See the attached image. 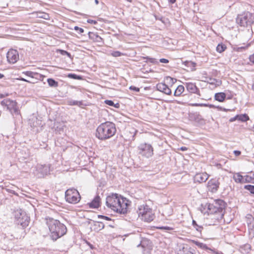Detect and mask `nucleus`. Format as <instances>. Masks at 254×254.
Masks as SVG:
<instances>
[{
    "instance_id": "f257e3e1",
    "label": "nucleus",
    "mask_w": 254,
    "mask_h": 254,
    "mask_svg": "<svg viewBox=\"0 0 254 254\" xmlns=\"http://www.w3.org/2000/svg\"><path fill=\"white\" fill-rule=\"evenodd\" d=\"M130 201L118 193H112L106 197V204L108 207L121 214H126Z\"/></svg>"
},
{
    "instance_id": "f03ea898",
    "label": "nucleus",
    "mask_w": 254,
    "mask_h": 254,
    "mask_svg": "<svg viewBox=\"0 0 254 254\" xmlns=\"http://www.w3.org/2000/svg\"><path fill=\"white\" fill-rule=\"evenodd\" d=\"M116 131L115 124L108 121L101 124L97 127L95 136L99 140H105L113 136Z\"/></svg>"
},
{
    "instance_id": "7ed1b4c3",
    "label": "nucleus",
    "mask_w": 254,
    "mask_h": 254,
    "mask_svg": "<svg viewBox=\"0 0 254 254\" xmlns=\"http://www.w3.org/2000/svg\"><path fill=\"white\" fill-rule=\"evenodd\" d=\"M46 223L51 232V237L52 240L56 241L59 238L64 236V230L61 227L59 220L52 218H46Z\"/></svg>"
},
{
    "instance_id": "20e7f679",
    "label": "nucleus",
    "mask_w": 254,
    "mask_h": 254,
    "mask_svg": "<svg viewBox=\"0 0 254 254\" xmlns=\"http://www.w3.org/2000/svg\"><path fill=\"white\" fill-rule=\"evenodd\" d=\"M226 203L221 199L215 200L212 203H209L208 209L211 213L218 214L221 218L224 214Z\"/></svg>"
},
{
    "instance_id": "39448f33",
    "label": "nucleus",
    "mask_w": 254,
    "mask_h": 254,
    "mask_svg": "<svg viewBox=\"0 0 254 254\" xmlns=\"http://www.w3.org/2000/svg\"><path fill=\"white\" fill-rule=\"evenodd\" d=\"M254 22L252 13L248 11L239 14L236 18V22L241 26H251Z\"/></svg>"
},
{
    "instance_id": "423d86ee",
    "label": "nucleus",
    "mask_w": 254,
    "mask_h": 254,
    "mask_svg": "<svg viewBox=\"0 0 254 254\" xmlns=\"http://www.w3.org/2000/svg\"><path fill=\"white\" fill-rule=\"evenodd\" d=\"M64 198L69 203H77L80 198L78 191L74 188L69 189L64 192Z\"/></svg>"
},
{
    "instance_id": "0eeeda50",
    "label": "nucleus",
    "mask_w": 254,
    "mask_h": 254,
    "mask_svg": "<svg viewBox=\"0 0 254 254\" xmlns=\"http://www.w3.org/2000/svg\"><path fill=\"white\" fill-rule=\"evenodd\" d=\"M15 219L16 224L21 226L23 228H26L29 225L30 217L24 211L18 212L16 213Z\"/></svg>"
},
{
    "instance_id": "6e6552de",
    "label": "nucleus",
    "mask_w": 254,
    "mask_h": 254,
    "mask_svg": "<svg viewBox=\"0 0 254 254\" xmlns=\"http://www.w3.org/2000/svg\"><path fill=\"white\" fill-rule=\"evenodd\" d=\"M138 154L146 158H149L153 154V149L150 144L141 143L138 146Z\"/></svg>"
},
{
    "instance_id": "1a4fd4ad",
    "label": "nucleus",
    "mask_w": 254,
    "mask_h": 254,
    "mask_svg": "<svg viewBox=\"0 0 254 254\" xmlns=\"http://www.w3.org/2000/svg\"><path fill=\"white\" fill-rule=\"evenodd\" d=\"M1 105L6 107L7 109L11 114H18L17 103L15 101L10 100V99H4L1 101Z\"/></svg>"
},
{
    "instance_id": "9d476101",
    "label": "nucleus",
    "mask_w": 254,
    "mask_h": 254,
    "mask_svg": "<svg viewBox=\"0 0 254 254\" xmlns=\"http://www.w3.org/2000/svg\"><path fill=\"white\" fill-rule=\"evenodd\" d=\"M6 58L8 63L10 64L16 63L19 59V54L17 50L11 49L8 51L6 54Z\"/></svg>"
},
{
    "instance_id": "9b49d317",
    "label": "nucleus",
    "mask_w": 254,
    "mask_h": 254,
    "mask_svg": "<svg viewBox=\"0 0 254 254\" xmlns=\"http://www.w3.org/2000/svg\"><path fill=\"white\" fill-rule=\"evenodd\" d=\"M219 183L217 180L211 179L208 182L207 188L211 192H215L219 188Z\"/></svg>"
},
{
    "instance_id": "f8f14e48",
    "label": "nucleus",
    "mask_w": 254,
    "mask_h": 254,
    "mask_svg": "<svg viewBox=\"0 0 254 254\" xmlns=\"http://www.w3.org/2000/svg\"><path fill=\"white\" fill-rule=\"evenodd\" d=\"M186 87L187 90L191 93H195L199 96H200L199 89L196 87L194 83L188 82L186 83Z\"/></svg>"
},
{
    "instance_id": "ddd939ff",
    "label": "nucleus",
    "mask_w": 254,
    "mask_h": 254,
    "mask_svg": "<svg viewBox=\"0 0 254 254\" xmlns=\"http://www.w3.org/2000/svg\"><path fill=\"white\" fill-rule=\"evenodd\" d=\"M209 178V175L206 173L196 174L194 177V181L199 183L206 182Z\"/></svg>"
},
{
    "instance_id": "4468645a",
    "label": "nucleus",
    "mask_w": 254,
    "mask_h": 254,
    "mask_svg": "<svg viewBox=\"0 0 254 254\" xmlns=\"http://www.w3.org/2000/svg\"><path fill=\"white\" fill-rule=\"evenodd\" d=\"M157 90L162 92L167 95H170L172 93L171 90L168 85L163 83H159L156 85Z\"/></svg>"
},
{
    "instance_id": "2eb2a0df",
    "label": "nucleus",
    "mask_w": 254,
    "mask_h": 254,
    "mask_svg": "<svg viewBox=\"0 0 254 254\" xmlns=\"http://www.w3.org/2000/svg\"><path fill=\"white\" fill-rule=\"evenodd\" d=\"M149 241L147 240H143L140 243L137 245L138 248H141L143 253H147L150 250V246L149 245Z\"/></svg>"
},
{
    "instance_id": "dca6fc26",
    "label": "nucleus",
    "mask_w": 254,
    "mask_h": 254,
    "mask_svg": "<svg viewBox=\"0 0 254 254\" xmlns=\"http://www.w3.org/2000/svg\"><path fill=\"white\" fill-rule=\"evenodd\" d=\"M151 209L149 208V207L147 205H140L138 209L137 212L138 213L139 216H141L142 217L149 211Z\"/></svg>"
},
{
    "instance_id": "f3484780",
    "label": "nucleus",
    "mask_w": 254,
    "mask_h": 254,
    "mask_svg": "<svg viewBox=\"0 0 254 254\" xmlns=\"http://www.w3.org/2000/svg\"><path fill=\"white\" fill-rule=\"evenodd\" d=\"M88 35L90 39L98 43H103V39L96 33L91 32H88Z\"/></svg>"
},
{
    "instance_id": "a211bd4d",
    "label": "nucleus",
    "mask_w": 254,
    "mask_h": 254,
    "mask_svg": "<svg viewBox=\"0 0 254 254\" xmlns=\"http://www.w3.org/2000/svg\"><path fill=\"white\" fill-rule=\"evenodd\" d=\"M37 169L43 175H46L50 172V167L48 165H39Z\"/></svg>"
},
{
    "instance_id": "6ab92c4d",
    "label": "nucleus",
    "mask_w": 254,
    "mask_h": 254,
    "mask_svg": "<svg viewBox=\"0 0 254 254\" xmlns=\"http://www.w3.org/2000/svg\"><path fill=\"white\" fill-rule=\"evenodd\" d=\"M100 198L99 196L97 195L93 200L89 203L90 208H97L100 206Z\"/></svg>"
},
{
    "instance_id": "aec40b11",
    "label": "nucleus",
    "mask_w": 254,
    "mask_h": 254,
    "mask_svg": "<svg viewBox=\"0 0 254 254\" xmlns=\"http://www.w3.org/2000/svg\"><path fill=\"white\" fill-rule=\"evenodd\" d=\"M141 219L144 221L149 222L152 221L154 219V215L152 213V209L149 210L147 213H146Z\"/></svg>"
},
{
    "instance_id": "412c9836",
    "label": "nucleus",
    "mask_w": 254,
    "mask_h": 254,
    "mask_svg": "<svg viewBox=\"0 0 254 254\" xmlns=\"http://www.w3.org/2000/svg\"><path fill=\"white\" fill-rule=\"evenodd\" d=\"M226 98V94L223 92H219L215 94L214 99L219 102H223Z\"/></svg>"
},
{
    "instance_id": "4be33fe9",
    "label": "nucleus",
    "mask_w": 254,
    "mask_h": 254,
    "mask_svg": "<svg viewBox=\"0 0 254 254\" xmlns=\"http://www.w3.org/2000/svg\"><path fill=\"white\" fill-rule=\"evenodd\" d=\"M64 76L67 77L70 79H75V80H81L83 79V77L82 76L78 75L75 73H64Z\"/></svg>"
},
{
    "instance_id": "5701e85b",
    "label": "nucleus",
    "mask_w": 254,
    "mask_h": 254,
    "mask_svg": "<svg viewBox=\"0 0 254 254\" xmlns=\"http://www.w3.org/2000/svg\"><path fill=\"white\" fill-rule=\"evenodd\" d=\"M233 179L236 183H243L245 181V178L241 175L239 173H236L233 176Z\"/></svg>"
},
{
    "instance_id": "b1692460",
    "label": "nucleus",
    "mask_w": 254,
    "mask_h": 254,
    "mask_svg": "<svg viewBox=\"0 0 254 254\" xmlns=\"http://www.w3.org/2000/svg\"><path fill=\"white\" fill-rule=\"evenodd\" d=\"M67 104L70 106L76 105V106H77L79 107H80L83 105L82 101H76V100H73L71 99H68L67 100Z\"/></svg>"
},
{
    "instance_id": "393cba45",
    "label": "nucleus",
    "mask_w": 254,
    "mask_h": 254,
    "mask_svg": "<svg viewBox=\"0 0 254 254\" xmlns=\"http://www.w3.org/2000/svg\"><path fill=\"white\" fill-rule=\"evenodd\" d=\"M185 88L183 85H179L176 89L174 95L175 96H179L184 91Z\"/></svg>"
},
{
    "instance_id": "a878e982",
    "label": "nucleus",
    "mask_w": 254,
    "mask_h": 254,
    "mask_svg": "<svg viewBox=\"0 0 254 254\" xmlns=\"http://www.w3.org/2000/svg\"><path fill=\"white\" fill-rule=\"evenodd\" d=\"M189 105L192 107H209L210 108L214 107L213 105L205 103H190Z\"/></svg>"
},
{
    "instance_id": "bb28decb",
    "label": "nucleus",
    "mask_w": 254,
    "mask_h": 254,
    "mask_svg": "<svg viewBox=\"0 0 254 254\" xmlns=\"http://www.w3.org/2000/svg\"><path fill=\"white\" fill-rule=\"evenodd\" d=\"M185 65L188 67H190V69L192 71L195 70V67L196 65V64L191 61H186L184 62Z\"/></svg>"
},
{
    "instance_id": "cd10ccee",
    "label": "nucleus",
    "mask_w": 254,
    "mask_h": 254,
    "mask_svg": "<svg viewBox=\"0 0 254 254\" xmlns=\"http://www.w3.org/2000/svg\"><path fill=\"white\" fill-rule=\"evenodd\" d=\"M245 181H244V183H252L254 184V174H253V176L251 175H246L244 176Z\"/></svg>"
},
{
    "instance_id": "c85d7f7f",
    "label": "nucleus",
    "mask_w": 254,
    "mask_h": 254,
    "mask_svg": "<svg viewBox=\"0 0 254 254\" xmlns=\"http://www.w3.org/2000/svg\"><path fill=\"white\" fill-rule=\"evenodd\" d=\"M94 226L96 227L95 229L98 231L103 229L105 227L104 224L101 222H95Z\"/></svg>"
},
{
    "instance_id": "c756f323",
    "label": "nucleus",
    "mask_w": 254,
    "mask_h": 254,
    "mask_svg": "<svg viewBox=\"0 0 254 254\" xmlns=\"http://www.w3.org/2000/svg\"><path fill=\"white\" fill-rule=\"evenodd\" d=\"M249 117L246 114L239 115L238 120L242 122H245L249 120Z\"/></svg>"
},
{
    "instance_id": "7c9ffc66",
    "label": "nucleus",
    "mask_w": 254,
    "mask_h": 254,
    "mask_svg": "<svg viewBox=\"0 0 254 254\" xmlns=\"http://www.w3.org/2000/svg\"><path fill=\"white\" fill-rule=\"evenodd\" d=\"M104 102L106 104L110 106L114 107L116 108H119L120 107V104L118 103L115 104L112 100H106Z\"/></svg>"
},
{
    "instance_id": "2f4dec72",
    "label": "nucleus",
    "mask_w": 254,
    "mask_h": 254,
    "mask_svg": "<svg viewBox=\"0 0 254 254\" xmlns=\"http://www.w3.org/2000/svg\"><path fill=\"white\" fill-rule=\"evenodd\" d=\"M192 225L198 232H201L203 229V227L201 225H198L196 222L194 220H192Z\"/></svg>"
},
{
    "instance_id": "473e14b6",
    "label": "nucleus",
    "mask_w": 254,
    "mask_h": 254,
    "mask_svg": "<svg viewBox=\"0 0 254 254\" xmlns=\"http://www.w3.org/2000/svg\"><path fill=\"white\" fill-rule=\"evenodd\" d=\"M226 49V47L225 45L222 44H219L216 47V51L218 53H222L224 52Z\"/></svg>"
},
{
    "instance_id": "72a5a7b5",
    "label": "nucleus",
    "mask_w": 254,
    "mask_h": 254,
    "mask_svg": "<svg viewBox=\"0 0 254 254\" xmlns=\"http://www.w3.org/2000/svg\"><path fill=\"white\" fill-rule=\"evenodd\" d=\"M210 82L209 83L212 85H216L217 86H219L221 84V81L216 79L215 78H210Z\"/></svg>"
},
{
    "instance_id": "f704fd0d",
    "label": "nucleus",
    "mask_w": 254,
    "mask_h": 254,
    "mask_svg": "<svg viewBox=\"0 0 254 254\" xmlns=\"http://www.w3.org/2000/svg\"><path fill=\"white\" fill-rule=\"evenodd\" d=\"M38 16L39 18H43L44 19H49L50 16L48 13L45 12H39L38 14Z\"/></svg>"
},
{
    "instance_id": "c9c22d12",
    "label": "nucleus",
    "mask_w": 254,
    "mask_h": 254,
    "mask_svg": "<svg viewBox=\"0 0 254 254\" xmlns=\"http://www.w3.org/2000/svg\"><path fill=\"white\" fill-rule=\"evenodd\" d=\"M244 189L249 190L251 193L254 194V186L251 185H245Z\"/></svg>"
},
{
    "instance_id": "e433bc0d",
    "label": "nucleus",
    "mask_w": 254,
    "mask_h": 254,
    "mask_svg": "<svg viewBox=\"0 0 254 254\" xmlns=\"http://www.w3.org/2000/svg\"><path fill=\"white\" fill-rule=\"evenodd\" d=\"M48 84L51 87H56L58 85V82L52 78H49L47 80Z\"/></svg>"
},
{
    "instance_id": "4c0bfd02",
    "label": "nucleus",
    "mask_w": 254,
    "mask_h": 254,
    "mask_svg": "<svg viewBox=\"0 0 254 254\" xmlns=\"http://www.w3.org/2000/svg\"><path fill=\"white\" fill-rule=\"evenodd\" d=\"M195 244L198 247H199L203 250H207L208 249V247H207V245L205 244H203V243H200V242H196L195 243Z\"/></svg>"
},
{
    "instance_id": "58836bf2",
    "label": "nucleus",
    "mask_w": 254,
    "mask_h": 254,
    "mask_svg": "<svg viewBox=\"0 0 254 254\" xmlns=\"http://www.w3.org/2000/svg\"><path fill=\"white\" fill-rule=\"evenodd\" d=\"M111 55L114 57H118L123 55V54L119 51H114L111 53Z\"/></svg>"
},
{
    "instance_id": "ea45409f",
    "label": "nucleus",
    "mask_w": 254,
    "mask_h": 254,
    "mask_svg": "<svg viewBox=\"0 0 254 254\" xmlns=\"http://www.w3.org/2000/svg\"><path fill=\"white\" fill-rule=\"evenodd\" d=\"M74 29L79 34H81L84 32V29L78 26H74Z\"/></svg>"
},
{
    "instance_id": "a19ab883",
    "label": "nucleus",
    "mask_w": 254,
    "mask_h": 254,
    "mask_svg": "<svg viewBox=\"0 0 254 254\" xmlns=\"http://www.w3.org/2000/svg\"><path fill=\"white\" fill-rule=\"evenodd\" d=\"M66 56L69 59V62H72L73 56L71 54L67 51H64V57Z\"/></svg>"
},
{
    "instance_id": "79ce46f5",
    "label": "nucleus",
    "mask_w": 254,
    "mask_h": 254,
    "mask_svg": "<svg viewBox=\"0 0 254 254\" xmlns=\"http://www.w3.org/2000/svg\"><path fill=\"white\" fill-rule=\"evenodd\" d=\"M158 229H161V230H167V231L172 230L173 229V228L168 227V226L160 227H158Z\"/></svg>"
},
{
    "instance_id": "37998d69",
    "label": "nucleus",
    "mask_w": 254,
    "mask_h": 254,
    "mask_svg": "<svg viewBox=\"0 0 254 254\" xmlns=\"http://www.w3.org/2000/svg\"><path fill=\"white\" fill-rule=\"evenodd\" d=\"M23 73H25L27 76L31 77H33L34 74H35L34 72L31 71H26Z\"/></svg>"
},
{
    "instance_id": "c03bdc74",
    "label": "nucleus",
    "mask_w": 254,
    "mask_h": 254,
    "mask_svg": "<svg viewBox=\"0 0 254 254\" xmlns=\"http://www.w3.org/2000/svg\"><path fill=\"white\" fill-rule=\"evenodd\" d=\"M98 217L99 218H102V219H104L106 220H107V221H111L112 219L111 218L108 217V216H104V215H98Z\"/></svg>"
},
{
    "instance_id": "a18cd8bd",
    "label": "nucleus",
    "mask_w": 254,
    "mask_h": 254,
    "mask_svg": "<svg viewBox=\"0 0 254 254\" xmlns=\"http://www.w3.org/2000/svg\"><path fill=\"white\" fill-rule=\"evenodd\" d=\"M147 59L150 63H152L153 64H155V63H157V60L156 59L147 57Z\"/></svg>"
},
{
    "instance_id": "49530a36",
    "label": "nucleus",
    "mask_w": 254,
    "mask_h": 254,
    "mask_svg": "<svg viewBox=\"0 0 254 254\" xmlns=\"http://www.w3.org/2000/svg\"><path fill=\"white\" fill-rule=\"evenodd\" d=\"M129 89L131 90L134 91L135 92H139V88L138 87H136L134 86H131L129 87Z\"/></svg>"
},
{
    "instance_id": "de8ad7c7",
    "label": "nucleus",
    "mask_w": 254,
    "mask_h": 254,
    "mask_svg": "<svg viewBox=\"0 0 254 254\" xmlns=\"http://www.w3.org/2000/svg\"><path fill=\"white\" fill-rule=\"evenodd\" d=\"M238 117H239V115H237L236 116H235L234 117L231 118L229 120V122H233L235 121L236 120H238Z\"/></svg>"
},
{
    "instance_id": "09e8293b",
    "label": "nucleus",
    "mask_w": 254,
    "mask_h": 254,
    "mask_svg": "<svg viewBox=\"0 0 254 254\" xmlns=\"http://www.w3.org/2000/svg\"><path fill=\"white\" fill-rule=\"evenodd\" d=\"M159 61L160 63H164V64H167V63H169V60H167V59H160L159 60Z\"/></svg>"
},
{
    "instance_id": "8fccbe9b",
    "label": "nucleus",
    "mask_w": 254,
    "mask_h": 254,
    "mask_svg": "<svg viewBox=\"0 0 254 254\" xmlns=\"http://www.w3.org/2000/svg\"><path fill=\"white\" fill-rule=\"evenodd\" d=\"M249 60L251 62L254 64V54L250 56Z\"/></svg>"
},
{
    "instance_id": "3c124183",
    "label": "nucleus",
    "mask_w": 254,
    "mask_h": 254,
    "mask_svg": "<svg viewBox=\"0 0 254 254\" xmlns=\"http://www.w3.org/2000/svg\"><path fill=\"white\" fill-rule=\"evenodd\" d=\"M234 154H235V156H238L241 155V152L239 150H235L234 151Z\"/></svg>"
},
{
    "instance_id": "603ef678",
    "label": "nucleus",
    "mask_w": 254,
    "mask_h": 254,
    "mask_svg": "<svg viewBox=\"0 0 254 254\" xmlns=\"http://www.w3.org/2000/svg\"><path fill=\"white\" fill-rule=\"evenodd\" d=\"M87 22L89 23H91V24H95L97 23V21H96L95 20H92V19H88Z\"/></svg>"
},
{
    "instance_id": "864d4df0",
    "label": "nucleus",
    "mask_w": 254,
    "mask_h": 254,
    "mask_svg": "<svg viewBox=\"0 0 254 254\" xmlns=\"http://www.w3.org/2000/svg\"><path fill=\"white\" fill-rule=\"evenodd\" d=\"M246 49L245 47H239L237 48V51L242 52L243 50H245Z\"/></svg>"
},
{
    "instance_id": "5fc2aeb1",
    "label": "nucleus",
    "mask_w": 254,
    "mask_h": 254,
    "mask_svg": "<svg viewBox=\"0 0 254 254\" xmlns=\"http://www.w3.org/2000/svg\"><path fill=\"white\" fill-rule=\"evenodd\" d=\"M85 242L90 247L91 249H94V247L92 244H91L89 242H87V241H86Z\"/></svg>"
},
{
    "instance_id": "6e6d98bb",
    "label": "nucleus",
    "mask_w": 254,
    "mask_h": 254,
    "mask_svg": "<svg viewBox=\"0 0 254 254\" xmlns=\"http://www.w3.org/2000/svg\"><path fill=\"white\" fill-rule=\"evenodd\" d=\"M8 95V94H0V99H2L4 98L6 96H7Z\"/></svg>"
},
{
    "instance_id": "4d7b16f0",
    "label": "nucleus",
    "mask_w": 254,
    "mask_h": 254,
    "mask_svg": "<svg viewBox=\"0 0 254 254\" xmlns=\"http://www.w3.org/2000/svg\"><path fill=\"white\" fill-rule=\"evenodd\" d=\"M180 149L182 151H185V150H187V148L186 147L183 146V147H181Z\"/></svg>"
},
{
    "instance_id": "13d9d810",
    "label": "nucleus",
    "mask_w": 254,
    "mask_h": 254,
    "mask_svg": "<svg viewBox=\"0 0 254 254\" xmlns=\"http://www.w3.org/2000/svg\"><path fill=\"white\" fill-rule=\"evenodd\" d=\"M59 140H60V138H58V140L56 141V143H56V145L57 146H59V144H60V141H59Z\"/></svg>"
},
{
    "instance_id": "bf43d9fd",
    "label": "nucleus",
    "mask_w": 254,
    "mask_h": 254,
    "mask_svg": "<svg viewBox=\"0 0 254 254\" xmlns=\"http://www.w3.org/2000/svg\"><path fill=\"white\" fill-rule=\"evenodd\" d=\"M245 247L246 248V249L247 250H250V248H251V247H250V246L249 245H246L245 246Z\"/></svg>"
},
{
    "instance_id": "052dcab7",
    "label": "nucleus",
    "mask_w": 254,
    "mask_h": 254,
    "mask_svg": "<svg viewBox=\"0 0 254 254\" xmlns=\"http://www.w3.org/2000/svg\"><path fill=\"white\" fill-rule=\"evenodd\" d=\"M176 0H169V1L171 3H174L176 2Z\"/></svg>"
},
{
    "instance_id": "680f3d73",
    "label": "nucleus",
    "mask_w": 254,
    "mask_h": 254,
    "mask_svg": "<svg viewBox=\"0 0 254 254\" xmlns=\"http://www.w3.org/2000/svg\"><path fill=\"white\" fill-rule=\"evenodd\" d=\"M4 75L0 73V79L3 78L4 77Z\"/></svg>"
},
{
    "instance_id": "e2e57ef3",
    "label": "nucleus",
    "mask_w": 254,
    "mask_h": 254,
    "mask_svg": "<svg viewBox=\"0 0 254 254\" xmlns=\"http://www.w3.org/2000/svg\"><path fill=\"white\" fill-rule=\"evenodd\" d=\"M21 80H22V81H25V82H29L28 80H27L26 79H24L23 78H21Z\"/></svg>"
},
{
    "instance_id": "0e129e2a",
    "label": "nucleus",
    "mask_w": 254,
    "mask_h": 254,
    "mask_svg": "<svg viewBox=\"0 0 254 254\" xmlns=\"http://www.w3.org/2000/svg\"><path fill=\"white\" fill-rule=\"evenodd\" d=\"M168 79H169L170 80H171L172 82H173V78L170 77H168L167 78Z\"/></svg>"
},
{
    "instance_id": "69168bd1",
    "label": "nucleus",
    "mask_w": 254,
    "mask_h": 254,
    "mask_svg": "<svg viewBox=\"0 0 254 254\" xmlns=\"http://www.w3.org/2000/svg\"><path fill=\"white\" fill-rule=\"evenodd\" d=\"M60 51L62 54L64 55V50H60Z\"/></svg>"
},
{
    "instance_id": "338daca9",
    "label": "nucleus",
    "mask_w": 254,
    "mask_h": 254,
    "mask_svg": "<svg viewBox=\"0 0 254 254\" xmlns=\"http://www.w3.org/2000/svg\"><path fill=\"white\" fill-rule=\"evenodd\" d=\"M66 228L64 226V235L66 234Z\"/></svg>"
},
{
    "instance_id": "774afa93",
    "label": "nucleus",
    "mask_w": 254,
    "mask_h": 254,
    "mask_svg": "<svg viewBox=\"0 0 254 254\" xmlns=\"http://www.w3.org/2000/svg\"><path fill=\"white\" fill-rule=\"evenodd\" d=\"M95 1L96 4H98L99 2L98 0H95Z\"/></svg>"
}]
</instances>
